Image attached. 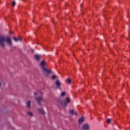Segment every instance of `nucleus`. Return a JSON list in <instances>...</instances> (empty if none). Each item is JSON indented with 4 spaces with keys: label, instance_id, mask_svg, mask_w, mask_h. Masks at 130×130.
Wrapping results in <instances>:
<instances>
[{
    "label": "nucleus",
    "instance_id": "nucleus-1",
    "mask_svg": "<svg viewBox=\"0 0 130 130\" xmlns=\"http://www.w3.org/2000/svg\"><path fill=\"white\" fill-rule=\"evenodd\" d=\"M12 48L14 44L12 38L10 37H6L5 35H0V47L6 49V46Z\"/></svg>",
    "mask_w": 130,
    "mask_h": 130
},
{
    "label": "nucleus",
    "instance_id": "nucleus-2",
    "mask_svg": "<svg viewBox=\"0 0 130 130\" xmlns=\"http://www.w3.org/2000/svg\"><path fill=\"white\" fill-rule=\"evenodd\" d=\"M40 66L42 70L43 74L44 75L45 78H48V77H49V75H50V74H52L51 70L46 67V61H45V60H42L41 62Z\"/></svg>",
    "mask_w": 130,
    "mask_h": 130
},
{
    "label": "nucleus",
    "instance_id": "nucleus-3",
    "mask_svg": "<svg viewBox=\"0 0 130 130\" xmlns=\"http://www.w3.org/2000/svg\"><path fill=\"white\" fill-rule=\"evenodd\" d=\"M35 99L39 105H41V102L43 101V98L42 96H36Z\"/></svg>",
    "mask_w": 130,
    "mask_h": 130
},
{
    "label": "nucleus",
    "instance_id": "nucleus-4",
    "mask_svg": "<svg viewBox=\"0 0 130 130\" xmlns=\"http://www.w3.org/2000/svg\"><path fill=\"white\" fill-rule=\"evenodd\" d=\"M82 128L83 130H89L90 129V125L89 124L86 123L82 124Z\"/></svg>",
    "mask_w": 130,
    "mask_h": 130
},
{
    "label": "nucleus",
    "instance_id": "nucleus-5",
    "mask_svg": "<svg viewBox=\"0 0 130 130\" xmlns=\"http://www.w3.org/2000/svg\"><path fill=\"white\" fill-rule=\"evenodd\" d=\"M85 119H86V118L84 116L81 117L78 119V123L79 124H83L84 123V122L85 121Z\"/></svg>",
    "mask_w": 130,
    "mask_h": 130
},
{
    "label": "nucleus",
    "instance_id": "nucleus-6",
    "mask_svg": "<svg viewBox=\"0 0 130 130\" xmlns=\"http://www.w3.org/2000/svg\"><path fill=\"white\" fill-rule=\"evenodd\" d=\"M31 103H32L31 101H26V102L25 103V105H26V108L27 109H31V107H32Z\"/></svg>",
    "mask_w": 130,
    "mask_h": 130
},
{
    "label": "nucleus",
    "instance_id": "nucleus-7",
    "mask_svg": "<svg viewBox=\"0 0 130 130\" xmlns=\"http://www.w3.org/2000/svg\"><path fill=\"white\" fill-rule=\"evenodd\" d=\"M55 84L56 85L58 89H60V86H61V83L59 80H56L55 82Z\"/></svg>",
    "mask_w": 130,
    "mask_h": 130
},
{
    "label": "nucleus",
    "instance_id": "nucleus-8",
    "mask_svg": "<svg viewBox=\"0 0 130 130\" xmlns=\"http://www.w3.org/2000/svg\"><path fill=\"white\" fill-rule=\"evenodd\" d=\"M35 58L36 59V60H37L38 61H39V60H40V58H41V55L36 54L35 55Z\"/></svg>",
    "mask_w": 130,
    "mask_h": 130
},
{
    "label": "nucleus",
    "instance_id": "nucleus-9",
    "mask_svg": "<svg viewBox=\"0 0 130 130\" xmlns=\"http://www.w3.org/2000/svg\"><path fill=\"white\" fill-rule=\"evenodd\" d=\"M38 110L40 113H41L42 114H45V111H44V110H43L42 108H38Z\"/></svg>",
    "mask_w": 130,
    "mask_h": 130
},
{
    "label": "nucleus",
    "instance_id": "nucleus-10",
    "mask_svg": "<svg viewBox=\"0 0 130 130\" xmlns=\"http://www.w3.org/2000/svg\"><path fill=\"white\" fill-rule=\"evenodd\" d=\"M60 104L62 106H64V107L68 106V104H67V102L65 101L61 102Z\"/></svg>",
    "mask_w": 130,
    "mask_h": 130
},
{
    "label": "nucleus",
    "instance_id": "nucleus-11",
    "mask_svg": "<svg viewBox=\"0 0 130 130\" xmlns=\"http://www.w3.org/2000/svg\"><path fill=\"white\" fill-rule=\"evenodd\" d=\"M27 114H28V115L29 116H30V117H33V116L34 115V114H33V112L30 111H28L27 112Z\"/></svg>",
    "mask_w": 130,
    "mask_h": 130
},
{
    "label": "nucleus",
    "instance_id": "nucleus-12",
    "mask_svg": "<svg viewBox=\"0 0 130 130\" xmlns=\"http://www.w3.org/2000/svg\"><path fill=\"white\" fill-rule=\"evenodd\" d=\"M75 110L74 109L70 110L69 111V113L70 114H72V115H75Z\"/></svg>",
    "mask_w": 130,
    "mask_h": 130
},
{
    "label": "nucleus",
    "instance_id": "nucleus-13",
    "mask_svg": "<svg viewBox=\"0 0 130 130\" xmlns=\"http://www.w3.org/2000/svg\"><path fill=\"white\" fill-rule=\"evenodd\" d=\"M66 99L67 104L71 103V99L70 98H67Z\"/></svg>",
    "mask_w": 130,
    "mask_h": 130
},
{
    "label": "nucleus",
    "instance_id": "nucleus-14",
    "mask_svg": "<svg viewBox=\"0 0 130 130\" xmlns=\"http://www.w3.org/2000/svg\"><path fill=\"white\" fill-rule=\"evenodd\" d=\"M67 95L66 91H63L61 93V97H64Z\"/></svg>",
    "mask_w": 130,
    "mask_h": 130
},
{
    "label": "nucleus",
    "instance_id": "nucleus-15",
    "mask_svg": "<svg viewBox=\"0 0 130 130\" xmlns=\"http://www.w3.org/2000/svg\"><path fill=\"white\" fill-rule=\"evenodd\" d=\"M56 78H57V76H56V75H52L51 77V79L52 80H55V79H56Z\"/></svg>",
    "mask_w": 130,
    "mask_h": 130
},
{
    "label": "nucleus",
    "instance_id": "nucleus-16",
    "mask_svg": "<svg viewBox=\"0 0 130 130\" xmlns=\"http://www.w3.org/2000/svg\"><path fill=\"white\" fill-rule=\"evenodd\" d=\"M66 81H67V83H69V84H71V83H72V81H71V79H70V78H68V79L66 80Z\"/></svg>",
    "mask_w": 130,
    "mask_h": 130
},
{
    "label": "nucleus",
    "instance_id": "nucleus-17",
    "mask_svg": "<svg viewBox=\"0 0 130 130\" xmlns=\"http://www.w3.org/2000/svg\"><path fill=\"white\" fill-rule=\"evenodd\" d=\"M107 122L109 124L111 123V118H108L107 120Z\"/></svg>",
    "mask_w": 130,
    "mask_h": 130
},
{
    "label": "nucleus",
    "instance_id": "nucleus-18",
    "mask_svg": "<svg viewBox=\"0 0 130 130\" xmlns=\"http://www.w3.org/2000/svg\"><path fill=\"white\" fill-rule=\"evenodd\" d=\"M12 7H15L16 6V1H13L12 2Z\"/></svg>",
    "mask_w": 130,
    "mask_h": 130
},
{
    "label": "nucleus",
    "instance_id": "nucleus-19",
    "mask_svg": "<svg viewBox=\"0 0 130 130\" xmlns=\"http://www.w3.org/2000/svg\"><path fill=\"white\" fill-rule=\"evenodd\" d=\"M13 40H14V41H15V42H18V39H17V38L16 37H13Z\"/></svg>",
    "mask_w": 130,
    "mask_h": 130
},
{
    "label": "nucleus",
    "instance_id": "nucleus-20",
    "mask_svg": "<svg viewBox=\"0 0 130 130\" xmlns=\"http://www.w3.org/2000/svg\"><path fill=\"white\" fill-rule=\"evenodd\" d=\"M21 40H22V38H20V37L18 38L17 41H21Z\"/></svg>",
    "mask_w": 130,
    "mask_h": 130
},
{
    "label": "nucleus",
    "instance_id": "nucleus-21",
    "mask_svg": "<svg viewBox=\"0 0 130 130\" xmlns=\"http://www.w3.org/2000/svg\"><path fill=\"white\" fill-rule=\"evenodd\" d=\"M38 92L40 93V94H41V95H43V94H44L43 92L40 91H39Z\"/></svg>",
    "mask_w": 130,
    "mask_h": 130
},
{
    "label": "nucleus",
    "instance_id": "nucleus-22",
    "mask_svg": "<svg viewBox=\"0 0 130 130\" xmlns=\"http://www.w3.org/2000/svg\"><path fill=\"white\" fill-rule=\"evenodd\" d=\"M34 94L35 95V96H37V95H38V94L37 93V92H34Z\"/></svg>",
    "mask_w": 130,
    "mask_h": 130
},
{
    "label": "nucleus",
    "instance_id": "nucleus-23",
    "mask_svg": "<svg viewBox=\"0 0 130 130\" xmlns=\"http://www.w3.org/2000/svg\"><path fill=\"white\" fill-rule=\"evenodd\" d=\"M74 115H76V116H78V113L77 112H75L74 113Z\"/></svg>",
    "mask_w": 130,
    "mask_h": 130
},
{
    "label": "nucleus",
    "instance_id": "nucleus-24",
    "mask_svg": "<svg viewBox=\"0 0 130 130\" xmlns=\"http://www.w3.org/2000/svg\"><path fill=\"white\" fill-rule=\"evenodd\" d=\"M2 86V83L0 82V87Z\"/></svg>",
    "mask_w": 130,
    "mask_h": 130
},
{
    "label": "nucleus",
    "instance_id": "nucleus-25",
    "mask_svg": "<svg viewBox=\"0 0 130 130\" xmlns=\"http://www.w3.org/2000/svg\"><path fill=\"white\" fill-rule=\"evenodd\" d=\"M12 32H10V34H12Z\"/></svg>",
    "mask_w": 130,
    "mask_h": 130
},
{
    "label": "nucleus",
    "instance_id": "nucleus-26",
    "mask_svg": "<svg viewBox=\"0 0 130 130\" xmlns=\"http://www.w3.org/2000/svg\"><path fill=\"white\" fill-rule=\"evenodd\" d=\"M33 52H34V50H32Z\"/></svg>",
    "mask_w": 130,
    "mask_h": 130
},
{
    "label": "nucleus",
    "instance_id": "nucleus-27",
    "mask_svg": "<svg viewBox=\"0 0 130 130\" xmlns=\"http://www.w3.org/2000/svg\"><path fill=\"white\" fill-rule=\"evenodd\" d=\"M33 52H34V50H32Z\"/></svg>",
    "mask_w": 130,
    "mask_h": 130
}]
</instances>
